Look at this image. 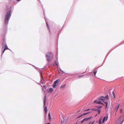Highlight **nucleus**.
I'll use <instances>...</instances> for the list:
<instances>
[{
	"mask_svg": "<svg viewBox=\"0 0 124 124\" xmlns=\"http://www.w3.org/2000/svg\"><path fill=\"white\" fill-rule=\"evenodd\" d=\"M11 10H10L7 13L5 20V22L6 24H7L8 22V19L10 18L11 16Z\"/></svg>",
	"mask_w": 124,
	"mask_h": 124,
	"instance_id": "nucleus-1",
	"label": "nucleus"
},
{
	"mask_svg": "<svg viewBox=\"0 0 124 124\" xmlns=\"http://www.w3.org/2000/svg\"><path fill=\"white\" fill-rule=\"evenodd\" d=\"M46 59L48 61H51L53 59V55H51V56H49V55L46 54Z\"/></svg>",
	"mask_w": 124,
	"mask_h": 124,
	"instance_id": "nucleus-2",
	"label": "nucleus"
},
{
	"mask_svg": "<svg viewBox=\"0 0 124 124\" xmlns=\"http://www.w3.org/2000/svg\"><path fill=\"white\" fill-rule=\"evenodd\" d=\"M59 81V79H57L54 82L53 86L54 88H55L58 86Z\"/></svg>",
	"mask_w": 124,
	"mask_h": 124,
	"instance_id": "nucleus-3",
	"label": "nucleus"
},
{
	"mask_svg": "<svg viewBox=\"0 0 124 124\" xmlns=\"http://www.w3.org/2000/svg\"><path fill=\"white\" fill-rule=\"evenodd\" d=\"M108 98V95H107V96H105V97L104 96H102L100 97L99 98V100H101V101H103L104 102H105L104 101H105V98H106L107 99Z\"/></svg>",
	"mask_w": 124,
	"mask_h": 124,
	"instance_id": "nucleus-4",
	"label": "nucleus"
},
{
	"mask_svg": "<svg viewBox=\"0 0 124 124\" xmlns=\"http://www.w3.org/2000/svg\"><path fill=\"white\" fill-rule=\"evenodd\" d=\"M108 118V116H105L104 117L102 121V123H103L105 121H107Z\"/></svg>",
	"mask_w": 124,
	"mask_h": 124,
	"instance_id": "nucleus-5",
	"label": "nucleus"
},
{
	"mask_svg": "<svg viewBox=\"0 0 124 124\" xmlns=\"http://www.w3.org/2000/svg\"><path fill=\"white\" fill-rule=\"evenodd\" d=\"M5 47L3 51V53H4L5 50H6L8 49L7 46L6 44H5Z\"/></svg>",
	"mask_w": 124,
	"mask_h": 124,
	"instance_id": "nucleus-6",
	"label": "nucleus"
},
{
	"mask_svg": "<svg viewBox=\"0 0 124 124\" xmlns=\"http://www.w3.org/2000/svg\"><path fill=\"white\" fill-rule=\"evenodd\" d=\"M91 117H88V118H86L84 119V120L85 121H87L89 120L90 119Z\"/></svg>",
	"mask_w": 124,
	"mask_h": 124,
	"instance_id": "nucleus-7",
	"label": "nucleus"
},
{
	"mask_svg": "<svg viewBox=\"0 0 124 124\" xmlns=\"http://www.w3.org/2000/svg\"><path fill=\"white\" fill-rule=\"evenodd\" d=\"M112 94L113 96V99H115V94L114 92H112Z\"/></svg>",
	"mask_w": 124,
	"mask_h": 124,
	"instance_id": "nucleus-8",
	"label": "nucleus"
},
{
	"mask_svg": "<svg viewBox=\"0 0 124 124\" xmlns=\"http://www.w3.org/2000/svg\"><path fill=\"white\" fill-rule=\"evenodd\" d=\"M97 71V69H96L94 70L93 72L95 76L96 75V72Z\"/></svg>",
	"mask_w": 124,
	"mask_h": 124,
	"instance_id": "nucleus-9",
	"label": "nucleus"
},
{
	"mask_svg": "<svg viewBox=\"0 0 124 124\" xmlns=\"http://www.w3.org/2000/svg\"><path fill=\"white\" fill-rule=\"evenodd\" d=\"M46 54H47L49 55V56H51V55H53V54L50 52H49L48 53H47Z\"/></svg>",
	"mask_w": 124,
	"mask_h": 124,
	"instance_id": "nucleus-10",
	"label": "nucleus"
},
{
	"mask_svg": "<svg viewBox=\"0 0 124 124\" xmlns=\"http://www.w3.org/2000/svg\"><path fill=\"white\" fill-rule=\"evenodd\" d=\"M48 119L50 121L51 119V114H50V113H49L48 115Z\"/></svg>",
	"mask_w": 124,
	"mask_h": 124,
	"instance_id": "nucleus-11",
	"label": "nucleus"
},
{
	"mask_svg": "<svg viewBox=\"0 0 124 124\" xmlns=\"http://www.w3.org/2000/svg\"><path fill=\"white\" fill-rule=\"evenodd\" d=\"M119 107V104L118 105L116 106L115 108V109L116 110V111L118 109V108Z\"/></svg>",
	"mask_w": 124,
	"mask_h": 124,
	"instance_id": "nucleus-12",
	"label": "nucleus"
},
{
	"mask_svg": "<svg viewBox=\"0 0 124 124\" xmlns=\"http://www.w3.org/2000/svg\"><path fill=\"white\" fill-rule=\"evenodd\" d=\"M101 121H102V119L101 118H100L98 121V123H99V124H101Z\"/></svg>",
	"mask_w": 124,
	"mask_h": 124,
	"instance_id": "nucleus-13",
	"label": "nucleus"
},
{
	"mask_svg": "<svg viewBox=\"0 0 124 124\" xmlns=\"http://www.w3.org/2000/svg\"><path fill=\"white\" fill-rule=\"evenodd\" d=\"M97 104H102L103 105H104V104L103 103H102L101 101H99L98 102V103Z\"/></svg>",
	"mask_w": 124,
	"mask_h": 124,
	"instance_id": "nucleus-14",
	"label": "nucleus"
},
{
	"mask_svg": "<svg viewBox=\"0 0 124 124\" xmlns=\"http://www.w3.org/2000/svg\"><path fill=\"white\" fill-rule=\"evenodd\" d=\"M53 89L52 88H50L49 89V92H52L53 91Z\"/></svg>",
	"mask_w": 124,
	"mask_h": 124,
	"instance_id": "nucleus-15",
	"label": "nucleus"
},
{
	"mask_svg": "<svg viewBox=\"0 0 124 124\" xmlns=\"http://www.w3.org/2000/svg\"><path fill=\"white\" fill-rule=\"evenodd\" d=\"M44 110L45 112L46 113V114L47 113V108L46 107V106L44 109Z\"/></svg>",
	"mask_w": 124,
	"mask_h": 124,
	"instance_id": "nucleus-16",
	"label": "nucleus"
},
{
	"mask_svg": "<svg viewBox=\"0 0 124 124\" xmlns=\"http://www.w3.org/2000/svg\"><path fill=\"white\" fill-rule=\"evenodd\" d=\"M106 104V108H107V102H104Z\"/></svg>",
	"mask_w": 124,
	"mask_h": 124,
	"instance_id": "nucleus-17",
	"label": "nucleus"
},
{
	"mask_svg": "<svg viewBox=\"0 0 124 124\" xmlns=\"http://www.w3.org/2000/svg\"><path fill=\"white\" fill-rule=\"evenodd\" d=\"M102 107V106H96V107L99 108H101Z\"/></svg>",
	"mask_w": 124,
	"mask_h": 124,
	"instance_id": "nucleus-18",
	"label": "nucleus"
},
{
	"mask_svg": "<svg viewBox=\"0 0 124 124\" xmlns=\"http://www.w3.org/2000/svg\"><path fill=\"white\" fill-rule=\"evenodd\" d=\"M83 116V115H79L77 117V118H79Z\"/></svg>",
	"mask_w": 124,
	"mask_h": 124,
	"instance_id": "nucleus-19",
	"label": "nucleus"
},
{
	"mask_svg": "<svg viewBox=\"0 0 124 124\" xmlns=\"http://www.w3.org/2000/svg\"><path fill=\"white\" fill-rule=\"evenodd\" d=\"M46 96H45V99L44 101V105L45 106V104L46 103Z\"/></svg>",
	"mask_w": 124,
	"mask_h": 124,
	"instance_id": "nucleus-20",
	"label": "nucleus"
},
{
	"mask_svg": "<svg viewBox=\"0 0 124 124\" xmlns=\"http://www.w3.org/2000/svg\"><path fill=\"white\" fill-rule=\"evenodd\" d=\"M65 85H63V86H61L60 87V88L61 89H62L63 88H64L65 87Z\"/></svg>",
	"mask_w": 124,
	"mask_h": 124,
	"instance_id": "nucleus-21",
	"label": "nucleus"
},
{
	"mask_svg": "<svg viewBox=\"0 0 124 124\" xmlns=\"http://www.w3.org/2000/svg\"><path fill=\"white\" fill-rule=\"evenodd\" d=\"M98 101H97L96 100L94 101L93 102H94V103H96L97 104V103H98Z\"/></svg>",
	"mask_w": 124,
	"mask_h": 124,
	"instance_id": "nucleus-22",
	"label": "nucleus"
},
{
	"mask_svg": "<svg viewBox=\"0 0 124 124\" xmlns=\"http://www.w3.org/2000/svg\"><path fill=\"white\" fill-rule=\"evenodd\" d=\"M97 111H98V114H100V113L101 111V110L99 109L97 110Z\"/></svg>",
	"mask_w": 124,
	"mask_h": 124,
	"instance_id": "nucleus-23",
	"label": "nucleus"
},
{
	"mask_svg": "<svg viewBox=\"0 0 124 124\" xmlns=\"http://www.w3.org/2000/svg\"><path fill=\"white\" fill-rule=\"evenodd\" d=\"M89 113V112L85 113L84 114H82V115H85L88 114Z\"/></svg>",
	"mask_w": 124,
	"mask_h": 124,
	"instance_id": "nucleus-24",
	"label": "nucleus"
},
{
	"mask_svg": "<svg viewBox=\"0 0 124 124\" xmlns=\"http://www.w3.org/2000/svg\"><path fill=\"white\" fill-rule=\"evenodd\" d=\"M85 121V120H84V119L81 122V124L83 122Z\"/></svg>",
	"mask_w": 124,
	"mask_h": 124,
	"instance_id": "nucleus-25",
	"label": "nucleus"
},
{
	"mask_svg": "<svg viewBox=\"0 0 124 124\" xmlns=\"http://www.w3.org/2000/svg\"><path fill=\"white\" fill-rule=\"evenodd\" d=\"M84 76V75H81V76H79V77H82L83 76Z\"/></svg>",
	"mask_w": 124,
	"mask_h": 124,
	"instance_id": "nucleus-26",
	"label": "nucleus"
},
{
	"mask_svg": "<svg viewBox=\"0 0 124 124\" xmlns=\"http://www.w3.org/2000/svg\"><path fill=\"white\" fill-rule=\"evenodd\" d=\"M95 110V109H94V108H92V111H93V110Z\"/></svg>",
	"mask_w": 124,
	"mask_h": 124,
	"instance_id": "nucleus-27",
	"label": "nucleus"
},
{
	"mask_svg": "<svg viewBox=\"0 0 124 124\" xmlns=\"http://www.w3.org/2000/svg\"><path fill=\"white\" fill-rule=\"evenodd\" d=\"M122 109H121L120 111V112L121 113H122Z\"/></svg>",
	"mask_w": 124,
	"mask_h": 124,
	"instance_id": "nucleus-28",
	"label": "nucleus"
},
{
	"mask_svg": "<svg viewBox=\"0 0 124 124\" xmlns=\"http://www.w3.org/2000/svg\"><path fill=\"white\" fill-rule=\"evenodd\" d=\"M94 121L91 124H93L94 123Z\"/></svg>",
	"mask_w": 124,
	"mask_h": 124,
	"instance_id": "nucleus-29",
	"label": "nucleus"
},
{
	"mask_svg": "<svg viewBox=\"0 0 124 124\" xmlns=\"http://www.w3.org/2000/svg\"><path fill=\"white\" fill-rule=\"evenodd\" d=\"M89 110V109H88L87 110H85V111H88V110Z\"/></svg>",
	"mask_w": 124,
	"mask_h": 124,
	"instance_id": "nucleus-30",
	"label": "nucleus"
},
{
	"mask_svg": "<svg viewBox=\"0 0 124 124\" xmlns=\"http://www.w3.org/2000/svg\"><path fill=\"white\" fill-rule=\"evenodd\" d=\"M46 124H50V123H47Z\"/></svg>",
	"mask_w": 124,
	"mask_h": 124,
	"instance_id": "nucleus-31",
	"label": "nucleus"
},
{
	"mask_svg": "<svg viewBox=\"0 0 124 124\" xmlns=\"http://www.w3.org/2000/svg\"><path fill=\"white\" fill-rule=\"evenodd\" d=\"M41 78L42 79H43V77H42V75H41Z\"/></svg>",
	"mask_w": 124,
	"mask_h": 124,
	"instance_id": "nucleus-32",
	"label": "nucleus"
},
{
	"mask_svg": "<svg viewBox=\"0 0 124 124\" xmlns=\"http://www.w3.org/2000/svg\"><path fill=\"white\" fill-rule=\"evenodd\" d=\"M80 110H78V112H80Z\"/></svg>",
	"mask_w": 124,
	"mask_h": 124,
	"instance_id": "nucleus-33",
	"label": "nucleus"
},
{
	"mask_svg": "<svg viewBox=\"0 0 124 124\" xmlns=\"http://www.w3.org/2000/svg\"><path fill=\"white\" fill-rule=\"evenodd\" d=\"M98 109H95V110L96 111H97V110H98Z\"/></svg>",
	"mask_w": 124,
	"mask_h": 124,
	"instance_id": "nucleus-34",
	"label": "nucleus"
},
{
	"mask_svg": "<svg viewBox=\"0 0 124 124\" xmlns=\"http://www.w3.org/2000/svg\"><path fill=\"white\" fill-rule=\"evenodd\" d=\"M98 109H95V110L96 111H97V110H98Z\"/></svg>",
	"mask_w": 124,
	"mask_h": 124,
	"instance_id": "nucleus-35",
	"label": "nucleus"
},
{
	"mask_svg": "<svg viewBox=\"0 0 124 124\" xmlns=\"http://www.w3.org/2000/svg\"><path fill=\"white\" fill-rule=\"evenodd\" d=\"M46 24H47V26H48V25H47V23H46Z\"/></svg>",
	"mask_w": 124,
	"mask_h": 124,
	"instance_id": "nucleus-36",
	"label": "nucleus"
},
{
	"mask_svg": "<svg viewBox=\"0 0 124 124\" xmlns=\"http://www.w3.org/2000/svg\"><path fill=\"white\" fill-rule=\"evenodd\" d=\"M44 87H45V85H44Z\"/></svg>",
	"mask_w": 124,
	"mask_h": 124,
	"instance_id": "nucleus-37",
	"label": "nucleus"
}]
</instances>
